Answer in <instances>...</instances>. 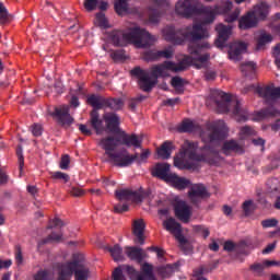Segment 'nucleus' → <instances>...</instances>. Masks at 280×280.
<instances>
[{"instance_id": "nucleus-57", "label": "nucleus", "mask_w": 280, "mask_h": 280, "mask_svg": "<svg viewBox=\"0 0 280 280\" xmlns=\"http://www.w3.org/2000/svg\"><path fill=\"white\" fill-rule=\"evenodd\" d=\"M113 279L114 280H126V278H124V272L121 271V268H116L113 272Z\"/></svg>"}, {"instance_id": "nucleus-37", "label": "nucleus", "mask_w": 280, "mask_h": 280, "mask_svg": "<svg viewBox=\"0 0 280 280\" xmlns=\"http://www.w3.org/2000/svg\"><path fill=\"white\" fill-rule=\"evenodd\" d=\"M155 58H173L174 57V47L173 46H168L166 48H164L163 50H158L154 54Z\"/></svg>"}, {"instance_id": "nucleus-40", "label": "nucleus", "mask_w": 280, "mask_h": 280, "mask_svg": "<svg viewBox=\"0 0 280 280\" xmlns=\"http://www.w3.org/2000/svg\"><path fill=\"white\" fill-rule=\"evenodd\" d=\"M88 104L93 106V108H97V109L102 108V97L91 95V96L88 97Z\"/></svg>"}, {"instance_id": "nucleus-56", "label": "nucleus", "mask_w": 280, "mask_h": 280, "mask_svg": "<svg viewBox=\"0 0 280 280\" xmlns=\"http://www.w3.org/2000/svg\"><path fill=\"white\" fill-rule=\"evenodd\" d=\"M115 213H126L128 211V205L126 203H118L114 207Z\"/></svg>"}, {"instance_id": "nucleus-24", "label": "nucleus", "mask_w": 280, "mask_h": 280, "mask_svg": "<svg viewBox=\"0 0 280 280\" xmlns=\"http://www.w3.org/2000/svg\"><path fill=\"white\" fill-rule=\"evenodd\" d=\"M84 8L88 12L93 10H108V2L104 0H84Z\"/></svg>"}, {"instance_id": "nucleus-12", "label": "nucleus", "mask_w": 280, "mask_h": 280, "mask_svg": "<svg viewBox=\"0 0 280 280\" xmlns=\"http://www.w3.org/2000/svg\"><path fill=\"white\" fill-rule=\"evenodd\" d=\"M247 49H248V44L244 42L232 43L229 49L230 60H233L234 62H238V60H242V54H246Z\"/></svg>"}, {"instance_id": "nucleus-2", "label": "nucleus", "mask_w": 280, "mask_h": 280, "mask_svg": "<svg viewBox=\"0 0 280 280\" xmlns=\"http://www.w3.org/2000/svg\"><path fill=\"white\" fill-rule=\"evenodd\" d=\"M229 128L223 120H215L207 124L206 130L201 131L200 137L203 143V155H198V143L186 140L182 145L179 154L174 158V165L178 170H196V163L203 161L209 165H220L222 156L220 150V141L226 137Z\"/></svg>"}, {"instance_id": "nucleus-47", "label": "nucleus", "mask_w": 280, "mask_h": 280, "mask_svg": "<svg viewBox=\"0 0 280 280\" xmlns=\"http://www.w3.org/2000/svg\"><path fill=\"white\" fill-rule=\"evenodd\" d=\"M108 106L113 108V110H119L124 106V102L119 98H114L108 102Z\"/></svg>"}, {"instance_id": "nucleus-20", "label": "nucleus", "mask_w": 280, "mask_h": 280, "mask_svg": "<svg viewBox=\"0 0 280 280\" xmlns=\"http://www.w3.org/2000/svg\"><path fill=\"white\" fill-rule=\"evenodd\" d=\"M257 18L252 13V11L247 12L243 15L238 21L240 30H250L257 26Z\"/></svg>"}, {"instance_id": "nucleus-43", "label": "nucleus", "mask_w": 280, "mask_h": 280, "mask_svg": "<svg viewBox=\"0 0 280 280\" xmlns=\"http://www.w3.org/2000/svg\"><path fill=\"white\" fill-rule=\"evenodd\" d=\"M250 270L254 271L256 277H261L264 275V270H266V267L262 264H255L250 266Z\"/></svg>"}, {"instance_id": "nucleus-60", "label": "nucleus", "mask_w": 280, "mask_h": 280, "mask_svg": "<svg viewBox=\"0 0 280 280\" xmlns=\"http://www.w3.org/2000/svg\"><path fill=\"white\" fill-rule=\"evenodd\" d=\"M217 77H218V72H215L214 70H208L205 73V78L208 81L215 80Z\"/></svg>"}, {"instance_id": "nucleus-49", "label": "nucleus", "mask_w": 280, "mask_h": 280, "mask_svg": "<svg viewBox=\"0 0 280 280\" xmlns=\"http://www.w3.org/2000/svg\"><path fill=\"white\" fill-rule=\"evenodd\" d=\"M272 56L277 67L280 69V44H277L272 49Z\"/></svg>"}, {"instance_id": "nucleus-45", "label": "nucleus", "mask_w": 280, "mask_h": 280, "mask_svg": "<svg viewBox=\"0 0 280 280\" xmlns=\"http://www.w3.org/2000/svg\"><path fill=\"white\" fill-rule=\"evenodd\" d=\"M194 231H196V233H199L200 235H202V237H205V238L209 237V235H210L208 228H206L205 225H195Z\"/></svg>"}, {"instance_id": "nucleus-22", "label": "nucleus", "mask_w": 280, "mask_h": 280, "mask_svg": "<svg viewBox=\"0 0 280 280\" xmlns=\"http://www.w3.org/2000/svg\"><path fill=\"white\" fill-rule=\"evenodd\" d=\"M280 191V182L278 178H270L266 183V196L268 198H277Z\"/></svg>"}, {"instance_id": "nucleus-36", "label": "nucleus", "mask_w": 280, "mask_h": 280, "mask_svg": "<svg viewBox=\"0 0 280 280\" xmlns=\"http://www.w3.org/2000/svg\"><path fill=\"white\" fill-rule=\"evenodd\" d=\"M108 252L110 253L114 261H124V253L121 252V247H119V245L108 247Z\"/></svg>"}, {"instance_id": "nucleus-30", "label": "nucleus", "mask_w": 280, "mask_h": 280, "mask_svg": "<svg viewBox=\"0 0 280 280\" xmlns=\"http://www.w3.org/2000/svg\"><path fill=\"white\" fill-rule=\"evenodd\" d=\"M127 156L131 160V163L128 164V166L132 165L136 161V163H144V161H148V156H150V150H144L141 154L136 153L133 155H130L127 152Z\"/></svg>"}, {"instance_id": "nucleus-27", "label": "nucleus", "mask_w": 280, "mask_h": 280, "mask_svg": "<svg viewBox=\"0 0 280 280\" xmlns=\"http://www.w3.org/2000/svg\"><path fill=\"white\" fill-rule=\"evenodd\" d=\"M126 255L129 257V259L139 262L143 261V259L147 257L145 252L139 247H127Z\"/></svg>"}, {"instance_id": "nucleus-26", "label": "nucleus", "mask_w": 280, "mask_h": 280, "mask_svg": "<svg viewBox=\"0 0 280 280\" xmlns=\"http://www.w3.org/2000/svg\"><path fill=\"white\" fill-rule=\"evenodd\" d=\"M222 150L224 154H229V152H237L238 154H242L244 152V144L235 140H230L224 142Z\"/></svg>"}, {"instance_id": "nucleus-29", "label": "nucleus", "mask_w": 280, "mask_h": 280, "mask_svg": "<svg viewBox=\"0 0 280 280\" xmlns=\"http://www.w3.org/2000/svg\"><path fill=\"white\" fill-rule=\"evenodd\" d=\"M91 124L92 128L96 130V135H102L104 132V122L100 119V113L95 109L91 113Z\"/></svg>"}, {"instance_id": "nucleus-32", "label": "nucleus", "mask_w": 280, "mask_h": 280, "mask_svg": "<svg viewBox=\"0 0 280 280\" xmlns=\"http://www.w3.org/2000/svg\"><path fill=\"white\" fill-rule=\"evenodd\" d=\"M198 124L194 122V120H184L182 126L178 127L179 132H196L198 130Z\"/></svg>"}, {"instance_id": "nucleus-25", "label": "nucleus", "mask_w": 280, "mask_h": 280, "mask_svg": "<svg viewBox=\"0 0 280 280\" xmlns=\"http://www.w3.org/2000/svg\"><path fill=\"white\" fill-rule=\"evenodd\" d=\"M167 183H171L175 187V189H187L189 185H191V182L185 177H178V175L174 174L171 175V178L167 180Z\"/></svg>"}, {"instance_id": "nucleus-33", "label": "nucleus", "mask_w": 280, "mask_h": 280, "mask_svg": "<svg viewBox=\"0 0 280 280\" xmlns=\"http://www.w3.org/2000/svg\"><path fill=\"white\" fill-rule=\"evenodd\" d=\"M272 43V35L268 33H260L257 37V49H264L265 45H270Z\"/></svg>"}, {"instance_id": "nucleus-16", "label": "nucleus", "mask_w": 280, "mask_h": 280, "mask_svg": "<svg viewBox=\"0 0 280 280\" xmlns=\"http://www.w3.org/2000/svg\"><path fill=\"white\" fill-rule=\"evenodd\" d=\"M132 233L136 237V244H145V222L142 219L133 221Z\"/></svg>"}, {"instance_id": "nucleus-14", "label": "nucleus", "mask_w": 280, "mask_h": 280, "mask_svg": "<svg viewBox=\"0 0 280 280\" xmlns=\"http://www.w3.org/2000/svg\"><path fill=\"white\" fill-rule=\"evenodd\" d=\"M55 117L57 118L58 124L61 126H71L73 124V117L69 114V106L62 105L55 109Z\"/></svg>"}, {"instance_id": "nucleus-6", "label": "nucleus", "mask_w": 280, "mask_h": 280, "mask_svg": "<svg viewBox=\"0 0 280 280\" xmlns=\"http://www.w3.org/2000/svg\"><path fill=\"white\" fill-rule=\"evenodd\" d=\"M74 277L75 280H89V269L80 261H70L62 264L59 267L57 280H71Z\"/></svg>"}, {"instance_id": "nucleus-38", "label": "nucleus", "mask_w": 280, "mask_h": 280, "mask_svg": "<svg viewBox=\"0 0 280 280\" xmlns=\"http://www.w3.org/2000/svg\"><path fill=\"white\" fill-rule=\"evenodd\" d=\"M94 23L95 25H97L98 27H103L104 30H106V27H109L108 20L106 19V15L104 13H97Z\"/></svg>"}, {"instance_id": "nucleus-4", "label": "nucleus", "mask_w": 280, "mask_h": 280, "mask_svg": "<svg viewBox=\"0 0 280 280\" xmlns=\"http://www.w3.org/2000/svg\"><path fill=\"white\" fill-rule=\"evenodd\" d=\"M213 95L221 113H232L236 121H246L248 119V112L242 107V103L237 100V96H232L220 90L215 91Z\"/></svg>"}, {"instance_id": "nucleus-64", "label": "nucleus", "mask_w": 280, "mask_h": 280, "mask_svg": "<svg viewBox=\"0 0 280 280\" xmlns=\"http://www.w3.org/2000/svg\"><path fill=\"white\" fill-rule=\"evenodd\" d=\"M10 266H12V261L9 260H1L0 259V270H2V268H10Z\"/></svg>"}, {"instance_id": "nucleus-21", "label": "nucleus", "mask_w": 280, "mask_h": 280, "mask_svg": "<svg viewBox=\"0 0 280 280\" xmlns=\"http://www.w3.org/2000/svg\"><path fill=\"white\" fill-rule=\"evenodd\" d=\"M103 119L109 132H117V129L119 128V116H117V114L106 113L104 114Z\"/></svg>"}, {"instance_id": "nucleus-52", "label": "nucleus", "mask_w": 280, "mask_h": 280, "mask_svg": "<svg viewBox=\"0 0 280 280\" xmlns=\"http://www.w3.org/2000/svg\"><path fill=\"white\" fill-rule=\"evenodd\" d=\"M279 224V221L277 219H267L261 221V225L264 229H272V226H277Z\"/></svg>"}, {"instance_id": "nucleus-44", "label": "nucleus", "mask_w": 280, "mask_h": 280, "mask_svg": "<svg viewBox=\"0 0 280 280\" xmlns=\"http://www.w3.org/2000/svg\"><path fill=\"white\" fill-rule=\"evenodd\" d=\"M171 84L174 86V89H176V91H179V89L185 86V80H183V78L175 77L172 79Z\"/></svg>"}, {"instance_id": "nucleus-5", "label": "nucleus", "mask_w": 280, "mask_h": 280, "mask_svg": "<svg viewBox=\"0 0 280 280\" xmlns=\"http://www.w3.org/2000/svg\"><path fill=\"white\" fill-rule=\"evenodd\" d=\"M98 145L105 150V155L108 158V162L116 167H128L131 163V159L128 156V151L115 152L117 145H121L119 140V135L117 137H106L102 138Z\"/></svg>"}, {"instance_id": "nucleus-39", "label": "nucleus", "mask_w": 280, "mask_h": 280, "mask_svg": "<svg viewBox=\"0 0 280 280\" xmlns=\"http://www.w3.org/2000/svg\"><path fill=\"white\" fill-rule=\"evenodd\" d=\"M256 135L255 129L250 128V127H242L241 131H240V137L241 139H248V137H253Z\"/></svg>"}, {"instance_id": "nucleus-58", "label": "nucleus", "mask_w": 280, "mask_h": 280, "mask_svg": "<svg viewBox=\"0 0 280 280\" xmlns=\"http://www.w3.org/2000/svg\"><path fill=\"white\" fill-rule=\"evenodd\" d=\"M32 132L34 137H40L43 135V127L40 125H33Z\"/></svg>"}, {"instance_id": "nucleus-17", "label": "nucleus", "mask_w": 280, "mask_h": 280, "mask_svg": "<svg viewBox=\"0 0 280 280\" xmlns=\"http://www.w3.org/2000/svg\"><path fill=\"white\" fill-rule=\"evenodd\" d=\"M188 198H190L191 202H200L202 198H209V192L207 188H205L200 184H196L191 186L190 190L188 191Z\"/></svg>"}, {"instance_id": "nucleus-1", "label": "nucleus", "mask_w": 280, "mask_h": 280, "mask_svg": "<svg viewBox=\"0 0 280 280\" xmlns=\"http://www.w3.org/2000/svg\"><path fill=\"white\" fill-rule=\"evenodd\" d=\"M233 2L225 1L221 7H203L200 11V23H195L184 30H176L174 26H166L162 30V36L167 43L173 45H183L186 38H189L191 43L188 46V54L178 63L174 61H164L161 65L153 66L151 71L143 70L141 68H135L131 70V74L138 78V84L142 91L150 93L159 82V78H165L170 75L168 71L178 73L185 71L187 67H195V69H205L209 66L211 56L209 54H202L203 49L211 47L209 42L196 45V40H202V38H209V30L205 25H209L215 21L218 14H224L225 23H234L240 19L242 10L236 8L232 13Z\"/></svg>"}, {"instance_id": "nucleus-15", "label": "nucleus", "mask_w": 280, "mask_h": 280, "mask_svg": "<svg viewBox=\"0 0 280 280\" xmlns=\"http://www.w3.org/2000/svg\"><path fill=\"white\" fill-rule=\"evenodd\" d=\"M217 32H218V39L215 40V46L219 49H222V47H224V43H226V40H229V37L232 34V26H226L224 24H219L215 27Z\"/></svg>"}, {"instance_id": "nucleus-8", "label": "nucleus", "mask_w": 280, "mask_h": 280, "mask_svg": "<svg viewBox=\"0 0 280 280\" xmlns=\"http://www.w3.org/2000/svg\"><path fill=\"white\" fill-rule=\"evenodd\" d=\"M154 268L152 265L144 262L141 267L142 273H139L132 267H127V272L130 275L131 280H156L153 272Z\"/></svg>"}, {"instance_id": "nucleus-18", "label": "nucleus", "mask_w": 280, "mask_h": 280, "mask_svg": "<svg viewBox=\"0 0 280 280\" xmlns=\"http://www.w3.org/2000/svg\"><path fill=\"white\" fill-rule=\"evenodd\" d=\"M152 175L156 176V178H161V180H165V183H167L170 180V178L174 175V173H170V164L159 163L153 168Z\"/></svg>"}, {"instance_id": "nucleus-34", "label": "nucleus", "mask_w": 280, "mask_h": 280, "mask_svg": "<svg viewBox=\"0 0 280 280\" xmlns=\"http://www.w3.org/2000/svg\"><path fill=\"white\" fill-rule=\"evenodd\" d=\"M114 8L119 16H124L128 12V0H116Z\"/></svg>"}, {"instance_id": "nucleus-50", "label": "nucleus", "mask_w": 280, "mask_h": 280, "mask_svg": "<svg viewBox=\"0 0 280 280\" xmlns=\"http://www.w3.org/2000/svg\"><path fill=\"white\" fill-rule=\"evenodd\" d=\"M159 272H160V275H161V277H162L163 279H167V277H171V276H172V272H173L172 266L161 267V268L159 269Z\"/></svg>"}, {"instance_id": "nucleus-3", "label": "nucleus", "mask_w": 280, "mask_h": 280, "mask_svg": "<svg viewBox=\"0 0 280 280\" xmlns=\"http://www.w3.org/2000/svg\"><path fill=\"white\" fill-rule=\"evenodd\" d=\"M158 40L159 37L139 26L129 28L125 33L121 31H114L112 33V43L116 47H124L126 43H131L138 49H148V47H152Z\"/></svg>"}, {"instance_id": "nucleus-9", "label": "nucleus", "mask_w": 280, "mask_h": 280, "mask_svg": "<svg viewBox=\"0 0 280 280\" xmlns=\"http://www.w3.org/2000/svg\"><path fill=\"white\" fill-rule=\"evenodd\" d=\"M116 198L118 200H131L132 202H142L148 198V192L143 190L133 191L131 189L116 190Z\"/></svg>"}, {"instance_id": "nucleus-11", "label": "nucleus", "mask_w": 280, "mask_h": 280, "mask_svg": "<svg viewBox=\"0 0 280 280\" xmlns=\"http://www.w3.org/2000/svg\"><path fill=\"white\" fill-rule=\"evenodd\" d=\"M164 229L172 233L178 240L180 244L185 243V236H183V228H180V223L176 222L175 219L170 218L163 222Z\"/></svg>"}, {"instance_id": "nucleus-55", "label": "nucleus", "mask_w": 280, "mask_h": 280, "mask_svg": "<svg viewBox=\"0 0 280 280\" xmlns=\"http://www.w3.org/2000/svg\"><path fill=\"white\" fill-rule=\"evenodd\" d=\"M15 261L18 266H21V264H23V253L21 252V246H16L15 248Z\"/></svg>"}, {"instance_id": "nucleus-41", "label": "nucleus", "mask_w": 280, "mask_h": 280, "mask_svg": "<svg viewBox=\"0 0 280 280\" xmlns=\"http://www.w3.org/2000/svg\"><path fill=\"white\" fill-rule=\"evenodd\" d=\"M10 15L8 14V9H5V5L0 2V25L8 23Z\"/></svg>"}, {"instance_id": "nucleus-13", "label": "nucleus", "mask_w": 280, "mask_h": 280, "mask_svg": "<svg viewBox=\"0 0 280 280\" xmlns=\"http://www.w3.org/2000/svg\"><path fill=\"white\" fill-rule=\"evenodd\" d=\"M256 93L259 95V97H264L266 102H275V100H279L280 97V88H257Z\"/></svg>"}, {"instance_id": "nucleus-54", "label": "nucleus", "mask_w": 280, "mask_h": 280, "mask_svg": "<svg viewBox=\"0 0 280 280\" xmlns=\"http://www.w3.org/2000/svg\"><path fill=\"white\" fill-rule=\"evenodd\" d=\"M161 20V13L159 11L152 10L149 15L150 23H159Z\"/></svg>"}, {"instance_id": "nucleus-63", "label": "nucleus", "mask_w": 280, "mask_h": 280, "mask_svg": "<svg viewBox=\"0 0 280 280\" xmlns=\"http://www.w3.org/2000/svg\"><path fill=\"white\" fill-rule=\"evenodd\" d=\"M262 264L265 268H270V266H280V262L277 260H265Z\"/></svg>"}, {"instance_id": "nucleus-61", "label": "nucleus", "mask_w": 280, "mask_h": 280, "mask_svg": "<svg viewBox=\"0 0 280 280\" xmlns=\"http://www.w3.org/2000/svg\"><path fill=\"white\" fill-rule=\"evenodd\" d=\"M61 240H62V234L52 233V234L45 241V243H47V242H61Z\"/></svg>"}, {"instance_id": "nucleus-62", "label": "nucleus", "mask_w": 280, "mask_h": 280, "mask_svg": "<svg viewBox=\"0 0 280 280\" xmlns=\"http://www.w3.org/2000/svg\"><path fill=\"white\" fill-rule=\"evenodd\" d=\"M224 250H228V253H232V250H235V243L228 241L224 243Z\"/></svg>"}, {"instance_id": "nucleus-35", "label": "nucleus", "mask_w": 280, "mask_h": 280, "mask_svg": "<svg viewBox=\"0 0 280 280\" xmlns=\"http://www.w3.org/2000/svg\"><path fill=\"white\" fill-rule=\"evenodd\" d=\"M256 69L257 65L253 61H247L241 65V71L244 75H253Z\"/></svg>"}, {"instance_id": "nucleus-31", "label": "nucleus", "mask_w": 280, "mask_h": 280, "mask_svg": "<svg viewBox=\"0 0 280 280\" xmlns=\"http://www.w3.org/2000/svg\"><path fill=\"white\" fill-rule=\"evenodd\" d=\"M280 115V110H276L275 108L270 107L269 109H262L256 114V121H261V119H266V117H277Z\"/></svg>"}, {"instance_id": "nucleus-53", "label": "nucleus", "mask_w": 280, "mask_h": 280, "mask_svg": "<svg viewBox=\"0 0 280 280\" xmlns=\"http://www.w3.org/2000/svg\"><path fill=\"white\" fill-rule=\"evenodd\" d=\"M242 207L245 215H250V213H253V200L245 201Z\"/></svg>"}, {"instance_id": "nucleus-7", "label": "nucleus", "mask_w": 280, "mask_h": 280, "mask_svg": "<svg viewBox=\"0 0 280 280\" xmlns=\"http://www.w3.org/2000/svg\"><path fill=\"white\" fill-rule=\"evenodd\" d=\"M198 0H178L175 3V13L184 19H191L194 14H198Z\"/></svg>"}, {"instance_id": "nucleus-48", "label": "nucleus", "mask_w": 280, "mask_h": 280, "mask_svg": "<svg viewBox=\"0 0 280 280\" xmlns=\"http://www.w3.org/2000/svg\"><path fill=\"white\" fill-rule=\"evenodd\" d=\"M16 154H18V159H19L20 172H23V166L25 165V160L23 158V148L22 147H18Z\"/></svg>"}, {"instance_id": "nucleus-19", "label": "nucleus", "mask_w": 280, "mask_h": 280, "mask_svg": "<svg viewBox=\"0 0 280 280\" xmlns=\"http://www.w3.org/2000/svg\"><path fill=\"white\" fill-rule=\"evenodd\" d=\"M120 145L127 148H141V139L137 135H128L126 132L119 133Z\"/></svg>"}, {"instance_id": "nucleus-42", "label": "nucleus", "mask_w": 280, "mask_h": 280, "mask_svg": "<svg viewBox=\"0 0 280 280\" xmlns=\"http://www.w3.org/2000/svg\"><path fill=\"white\" fill-rule=\"evenodd\" d=\"M34 280H54V276L48 271L42 270L35 275Z\"/></svg>"}, {"instance_id": "nucleus-23", "label": "nucleus", "mask_w": 280, "mask_h": 280, "mask_svg": "<svg viewBox=\"0 0 280 280\" xmlns=\"http://www.w3.org/2000/svg\"><path fill=\"white\" fill-rule=\"evenodd\" d=\"M250 13L257 19V21L266 19V16L270 14V5L266 2H260L254 7V10L250 11Z\"/></svg>"}, {"instance_id": "nucleus-10", "label": "nucleus", "mask_w": 280, "mask_h": 280, "mask_svg": "<svg viewBox=\"0 0 280 280\" xmlns=\"http://www.w3.org/2000/svg\"><path fill=\"white\" fill-rule=\"evenodd\" d=\"M174 209L175 215L178 220L185 223L189 222V219L191 218V206L178 198H175Z\"/></svg>"}, {"instance_id": "nucleus-51", "label": "nucleus", "mask_w": 280, "mask_h": 280, "mask_svg": "<svg viewBox=\"0 0 280 280\" xmlns=\"http://www.w3.org/2000/svg\"><path fill=\"white\" fill-rule=\"evenodd\" d=\"M52 178L56 180H63V183H69V175L62 172H55L52 173Z\"/></svg>"}, {"instance_id": "nucleus-28", "label": "nucleus", "mask_w": 280, "mask_h": 280, "mask_svg": "<svg viewBox=\"0 0 280 280\" xmlns=\"http://www.w3.org/2000/svg\"><path fill=\"white\" fill-rule=\"evenodd\" d=\"M174 150V144L172 142H164L161 148L156 150L158 159H162L163 161L170 159L172 156V151Z\"/></svg>"}, {"instance_id": "nucleus-59", "label": "nucleus", "mask_w": 280, "mask_h": 280, "mask_svg": "<svg viewBox=\"0 0 280 280\" xmlns=\"http://www.w3.org/2000/svg\"><path fill=\"white\" fill-rule=\"evenodd\" d=\"M71 196H74V198H80L81 196H84V190L78 187H73L70 191Z\"/></svg>"}, {"instance_id": "nucleus-46", "label": "nucleus", "mask_w": 280, "mask_h": 280, "mask_svg": "<svg viewBox=\"0 0 280 280\" xmlns=\"http://www.w3.org/2000/svg\"><path fill=\"white\" fill-rule=\"evenodd\" d=\"M70 163H71V158L68 154L62 155L61 161L59 163L60 170H69Z\"/></svg>"}]
</instances>
